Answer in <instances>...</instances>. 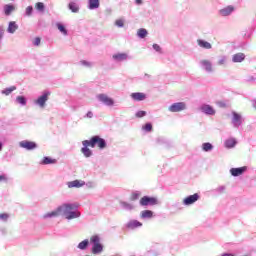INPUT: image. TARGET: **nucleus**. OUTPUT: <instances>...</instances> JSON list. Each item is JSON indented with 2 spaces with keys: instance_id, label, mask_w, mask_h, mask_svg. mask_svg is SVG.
Here are the masks:
<instances>
[{
  "instance_id": "nucleus-47",
  "label": "nucleus",
  "mask_w": 256,
  "mask_h": 256,
  "mask_svg": "<svg viewBox=\"0 0 256 256\" xmlns=\"http://www.w3.org/2000/svg\"><path fill=\"white\" fill-rule=\"evenodd\" d=\"M225 63H226V59L225 58L220 59L219 62H218L219 65H225Z\"/></svg>"
},
{
  "instance_id": "nucleus-25",
  "label": "nucleus",
  "mask_w": 256,
  "mask_h": 256,
  "mask_svg": "<svg viewBox=\"0 0 256 256\" xmlns=\"http://www.w3.org/2000/svg\"><path fill=\"white\" fill-rule=\"evenodd\" d=\"M68 7H69V9H71V11H72L73 13H78V11H79V9H80L78 3H75L74 1H72L71 3H69V4H68Z\"/></svg>"
},
{
  "instance_id": "nucleus-38",
  "label": "nucleus",
  "mask_w": 256,
  "mask_h": 256,
  "mask_svg": "<svg viewBox=\"0 0 256 256\" xmlns=\"http://www.w3.org/2000/svg\"><path fill=\"white\" fill-rule=\"evenodd\" d=\"M115 24L118 26V27H124V21L123 19H117L115 21Z\"/></svg>"
},
{
  "instance_id": "nucleus-45",
  "label": "nucleus",
  "mask_w": 256,
  "mask_h": 256,
  "mask_svg": "<svg viewBox=\"0 0 256 256\" xmlns=\"http://www.w3.org/2000/svg\"><path fill=\"white\" fill-rule=\"evenodd\" d=\"M9 218L8 214H0V220L7 221Z\"/></svg>"
},
{
  "instance_id": "nucleus-48",
  "label": "nucleus",
  "mask_w": 256,
  "mask_h": 256,
  "mask_svg": "<svg viewBox=\"0 0 256 256\" xmlns=\"http://www.w3.org/2000/svg\"><path fill=\"white\" fill-rule=\"evenodd\" d=\"M218 104L221 107H226L227 106L226 102H223V101L218 102Z\"/></svg>"
},
{
  "instance_id": "nucleus-40",
  "label": "nucleus",
  "mask_w": 256,
  "mask_h": 256,
  "mask_svg": "<svg viewBox=\"0 0 256 256\" xmlns=\"http://www.w3.org/2000/svg\"><path fill=\"white\" fill-rule=\"evenodd\" d=\"M0 182H8V178H7L6 174L0 175Z\"/></svg>"
},
{
  "instance_id": "nucleus-44",
  "label": "nucleus",
  "mask_w": 256,
  "mask_h": 256,
  "mask_svg": "<svg viewBox=\"0 0 256 256\" xmlns=\"http://www.w3.org/2000/svg\"><path fill=\"white\" fill-rule=\"evenodd\" d=\"M153 49H154L155 51H157V52H161V47H160V45H158L157 43H155V44L153 45Z\"/></svg>"
},
{
  "instance_id": "nucleus-35",
  "label": "nucleus",
  "mask_w": 256,
  "mask_h": 256,
  "mask_svg": "<svg viewBox=\"0 0 256 256\" xmlns=\"http://www.w3.org/2000/svg\"><path fill=\"white\" fill-rule=\"evenodd\" d=\"M213 148V144H211L210 142H205L203 144V150H205V152H209V150H212Z\"/></svg>"
},
{
  "instance_id": "nucleus-10",
  "label": "nucleus",
  "mask_w": 256,
  "mask_h": 256,
  "mask_svg": "<svg viewBox=\"0 0 256 256\" xmlns=\"http://www.w3.org/2000/svg\"><path fill=\"white\" fill-rule=\"evenodd\" d=\"M199 200V194H193L192 196H188L183 200L185 206H190L191 204H195Z\"/></svg>"
},
{
  "instance_id": "nucleus-41",
  "label": "nucleus",
  "mask_w": 256,
  "mask_h": 256,
  "mask_svg": "<svg viewBox=\"0 0 256 256\" xmlns=\"http://www.w3.org/2000/svg\"><path fill=\"white\" fill-rule=\"evenodd\" d=\"M36 9L43 10L44 9V3H42V2L36 3Z\"/></svg>"
},
{
  "instance_id": "nucleus-26",
  "label": "nucleus",
  "mask_w": 256,
  "mask_h": 256,
  "mask_svg": "<svg viewBox=\"0 0 256 256\" xmlns=\"http://www.w3.org/2000/svg\"><path fill=\"white\" fill-rule=\"evenodd\" d=\"M57 160L55 158H50L49 156H45L42 160V164H56Z\"/></svg>"
},
{
  "instance_id": "nucleus-52",
  "label": "nucleus",
  "mask_w": 256,
  "mask_h": 256,
  "mask_svg": "<svg viewBox=\"0 0 256 256\" xmlns=\"http://www.w3.org/2000/svg\"><path fill=\"white\" fill-rule=\"evenodd\" d=\"M137 5H141L143 3V0H136Z\"/></svg>"
},
{
  "instance_id": "nucleus-9",
  "label": "nucleus",
  "mask_w": 256,
  "mask_h": 256,
  "mask_svg": "<svg viewBox=\"0 0 256 256\" xmlns=\"http://www.w3.org/2000/svg\"><path fill=\"white\" fill-rule=\"evenodd\" d=\"M98 99L101 102H104V104H107L108 106H113V104H114L113 98H111L107 94H98Z\"/></svg>"
},
{
  "instance_id": "nucleus-5",
  "label": "nucleus",
  "mask_w": 256,
  "mask_h": 256,
  "mask_svg": "<svg viewBox=\"0 0 256 256\" xmlns=\"http://www.w3.org/2000/svg\"><path fill=\"white\" fill-rule=\"evenodd\" d=\"M158 204L157 198H151L150 196H143L140 200L141 206H155Z\"/></svg>"
},
{
  "instance_id": "nucleus-4",
  "label": "nucleus",
  "mask_w": 256,
  "mask_h": 256,
  "mask_svg": "<svg viewBox=\"0 0 256 256\" xmlns=\"http://www.w3.org/2000/svg\"><path fill=\"white\" fill-rule=\"evenodd\" d=\"M82 144L83 148H81V152L86 156V158H89L92 156V150L89 148V146L92 148V138H90V140H83Z\"/></svg>"
},
{
  "instance_id": "nucleus-1",
  "label": "nucleus",
  "mask_w": 256,
  "mask_h": 256,
  "mask_svg": "<svg viewBox=\"0 0 256 256\" xmlns=\"http://www.w3.org/2000/svg\"><path fill=\"white\" fill-rule=\"evenodd\" d=\"M78 204H63L61 206L62 213L64 214L66 220H74L81 216L80 212L77 211Z\"/></svg>"
},
{
  "instance_id": "nucleus-19",
  "label": "nucleus",
  "mask_w": 256,
  "mask_h": 256,
  "mask_svg": "<svg viewBox=\"0 0 256 256\" xmlns=\"http://www.w3.org/2000/svg\"><path fill=\"white\" fill-rule=\"evenodd\" d=\"M204 69L206 71H208V73H211L213 71V65L211 63V61H207V60H204V61H201Z\"/></svg>"
},
{
  "instance_id": "nucleus-50",
  "label": "nucleus",
  "mask_w": 256,
  "mask_h": 256,
  "mask_svg": "<svg viewBox=\"0 0 256 256\" xmlns=\"http://www.w3.org/2000/svg\"><path fill=\"white\" fill-rule=\"evenodd\" d=\"M221 256H234V254L233 253H223V255H221Z\"/></svg>"
},
{
  "instance_id": "nucleus-22",
  "label": "nucleus",
  "mask_w": 256,
  "mask_h": 256,
  "mask_svg": "<svg viewBox=\"0 0 256 256\" xmlns=\"http://www.w3.org/2000/svg\"><path fill=\"white\" fill-rule=\"evenodd\" d=\"M127 57H128L127 53H118L116 55H113V59L115 61H125Z\"/></svg>"
},
{
  "instance_id": "nucleus-30",
  "label": "nucleus",
  "mask_w": 256,
  "mask_h": 256,
  "mask_svg": "<svg viewBox=\"0 0 256 256\" xmlns=\"http://www.w3.org/2000/svg\"><path fill=\"white\" fill-rule=\"evenodd\" d=\"M137 35L141 39H145V37H147V35H148V31H147V29H138Z\"/></svg>"
},
{
  "instance_id": "nucleus-29",
  "label": "nucleus",
  "mask_w": 256,
  "mask_h": 256,
  "mask_svg": "<svg viewBox=\"0 0 256 256\" xmlns=\"http://www.w3.org/2000/svg\"><path fill=\"white\" fill-rule=\"evenodd\" d=\"M5 15H11L12 11H15V5L4 6Z\"/></svg>"
},
{
  "instance_id": "nucleus-7",
  "label": "nucleus",
  "mask_w": 256,
  "mask_h": 256,
  "mask_svg": "<svg viewBox=\"0 0 256 256\" xmlns=\"http://www.w3.org/2000/svg\"><path fill=\"white\" fill-rule=\"evenodd\" d=\"M185 108V102H174L169 106L170 112H180L181 110H185Z\"/></svg>"
},
{
  "instance_id": "nucleus-31",
  "label": "nucleus",
  "mask_w": 256,
  "mask_h": 256,
  "mask_svg": "<svg viewBox=\"0 0 256 256\" xmlns=\"http://www.w3.org/2000/svg\"><path fill=\"white\" fill-rule=\"evenodd\" d=\"M142 218H153V212L151 210H144L141 213Z\"/></svg>"
},
{
  "instance_id": "nucleus-14",
  "label": "nucleus",
  "mask_w": 256,
  "mask_h": 256,
  "mask_svg": "<svg viewBox=\"0 0 256 256\" xmlns=\"http://www.w3.org/2000/svg\"><path fill=\"white\" fill-rule=\"evenodd\" d=\"M246 170V166H242L241 168H231L230 172L232 176H241Z\"/></svg>"
},
{
  "instance_id": "nucleus-21",
  "label": "nucleus",
  "mask_w": 256,
  "mask_h": 256,
  "mask_svg": "<svg viewBox=\"0 0 256 256\" xmlns=\"http://www.w3.org/2000/svg\"><path fill=\"white\" fill-rule=\"evenodd\" d=\"M199 47H202L203 49H211L212 45L208 41H203L202 39H198L197 41Z\"/></svg>"
},
{
  "instance_id": "nucleus-20",
  "label": "nucleus",
  "mask_w": 256,
  "mask_h": 256,
  "mask_svg": "<svg viewBox=\"0 0 256 256\" xmlns=\"http://www.w3.org/2000/svg\"><path fill=\"white\" fill-rule=\"evenodd\" d=\"M202 110L206 114H215V110H214L213 106H211L210 104H204L202 106Z\"/></svg>"
},
{
  "instance_id": "nucleus-36",
  "label": "nucleus",
  "mask_w": 256,
  "mask_h": 256,
  "mask_svg": "<svg viewBox=\"0 0 256 256\" xmlns=\"http://www.w3.org/2000/svg\"><path fill=\"white\" fill-rule=\"evenodd\" d=\"M16 100L17 102H19V104H23V105L27 104V100L25 96H17Z\"/></svg>"
},
{
  "instance_id": "nucleus-39",
  "label": "nucleus",
  "mask_w": 256,
  "mask_h": 256,
  "mask_svg": "<svg viewBox=\"0 0 256 256\" xmlns=\"http://www.w3.org/2000/svg\"><path fill=\"white\" fill-rule=\"evenodd\" d=\"M32 13H33V7L32 6L26 7V15H32Z\"/></svg>"
},
{
  "instance_id": "nucleus-37",
  "label": "nucleus",
  "mask_w": 256,
  "mask_h": 256,
  "mask_svg": "<svg viewBox=\"0 0 256 256\" xmlns=\"http://www.w3.org/2000/svg\"><path fill=\"white\" fill-rule=\"evenodd\" d=\"M146 114V110H138V112H136L137 118H143V116H146Z\"/></svg>"
},
{
  "instance_id": "nucleus-2",
  "label": "nucleus",
  "mask_w": 256,
  "mask_h": 256,
  "mask_svg": "<svg viewBox=\"0 0 256 256\" xmlns=\"http://www.w3.org/2000/svg\"><path fill=\"white\" fill-rule=\"evenodd\" d=\"M90 243L93 244L92 253H101L103 251V244L99 235H91Z\"/></svg>"
},
{
  "instance_id": "nucleus-8",
  "label": "nucleus",
  "mask_w": 256,
  "mask_h": 256,
  "mask_svg": "<svg viewBox=\"0 0 256 256\" xmlns=\"http://www.w3.org/2000/svg\"><path fill=\"white\" fill-rule=\"evenodd\" d=\"M20 146L21 148H26V150H34L35 148H37L36 142H32L30 140H22L20 142Z\"/></svg>"
},
{
  "instance_id": "nucleus-17",
  "label": "nucleus",
  "mask_w": 256,
  "mask_h": 256,
  "mask_svg": "<svg viewBox=\"0 0 256 256\" xmlns=\"http://www.w3.org/2000/svg\"><path fill=\"white\" fill-rule=\"evenodd\" d=\"M19 29V26L17 25L16 21H10L8 25V33H15Z\"/></svg>"
},
{
  "instance_id": "nucleus-15",
  "label": "nucleus",
  "mask_w": 256,
  "mask_h": 256,
  "mask_svg": "<svg viewBox=\"0 0 256 256\" xmlns=\"http://www.w3.org/2000/svg\"><path fill=\"white\" fill-rule=\"evenodd\" d=\"M245 57V53H236L235 55H233L232 61L233 63H242L243 61H245Z\"/></svg>"
},
{
  "instance_id": "nucleus-3",
  "label": "nucleus",
  "mask_w": 256,
  "mask_h": 256,
  "mask_svg": "<svg viewBox=\"0 0 256 256\" xmlns=\"http://www.w3.org/2000/svg\"><path fill=\"white\" fill-rule=\"evenodd\" d=\"M97 146L100 148V150H103L107 146V142L104 138H101V136H92L91 137V148H95Z\"/></svg>"
},
{
  "instance_id": "nucleus-27",
  "label": "nucleus",
  "mask_w": 256,
  "mask_h": 256,
  "mask_svg": "<svg viewBox=\"0 0 256 256\" xmlns=\"http://www.w3.org/2000/svg\"><path fill=\"white\" fill-rule=\"evenodd\" d=\"M13 91H17V86H9V88H4V90H2V94H5L6 96H8Z\"/></svg>"
},
{
  "instance_id": "nucleus-32",
  "label": "nucleus",
  "mask_w": 256,
  "mask_h": 256,
  "mask_svg": "<svg viewBox=\"0 0 256 256\" xmlns=\"http://www.w3.org/2000/svg\"><path fill=\"white\" fill-rule=\"evenodd\" d=\"M87 245H89V239H84L83 241H80L78 247L79 249H86Z\"/></svg>"
},
{
  "instance_id": "nucleus-42",
  "label": "nucleus",
  "mask_w": 256,
  "mask_h": 256,
  "mask_svg": "<svg viewBox=\"0 0 256 256\" xmlns=\"http://www.w3.org/2000/svg\"><path fill=\"white\" fill-rule=\"evenodd\" d=\"M34 45L39 46L41 44V38L40 37H36L33 41Z\"/></svg>"
},
{
  "instance_id": "nucleus-13",
  "label": "nucleus",
  "mask_w": 256,
  "mask_h": 256,
  "mask_svg": "<svg viewBox=\"0 0 256 256\" xmlns=\"http://www.w3.org/2000/svg\"><path fill=\"white\" fill-rule=\"evenodd\" d=\"M131 98H133V100L141 101L147 98V94H145V92H132Z\"/></svg>"
},
{
  "instance_id": "nucleus-51",
  "label": "nucleus",
  "mask_w": 256,
  "mask_h": 256,
  "mask_svg": "<svg viewBox=\"0 0 256 256\" xmlns=\"http://www.w3.org/2000/svg\"><path fill=\"white\" fill-rule=\"evenodd\" d=\"M3 35H4V31L0 28V39H2Z\"/></svg>"
},
{
  "instance_id": "nucleus-23",
  "label": "nucleus",
  "mask_w": 256,
  "mask_h": 256,
  "mask_svg": "<svg viewBox=\"0 0 256 256\" xmlns=\"http://www.w3.org/2000/svg\"><path fill=\"white\" fill-rule=\"evenodd\" d=\"M232 122L235 125L241 124V114H239L238 112H233Z\"/></svg>"
},
{
  "instance_id": "nucleus-54",
  "label": "nucleus",
  "mask_w": 256,
  "mask_h": 256,
  "mask_svg": "<svg viewBox=\"0 0 256 256\" xmlns=\"http://www.w3.org/2000/svg\"><path fill=\"white\" fill-rule=\"evenodd\" d=\"M243 256H249V255H243Z\"/></svg>"
},
{
  "instance_id": "nucleus-49",
  "label": "nucleus",
  "mask_w": 256,
  "mask_h": 256,
  "mask_svg": "<svg viewBox=\"0 0 256 256\" xmlns=\"http://www.w3.org/2000/svg\"><path fill=\"white\" fill-rule=\"evenodd\" d=\"M87 117H88V118H92V117H93V112H92L91 110H89V111L87 112Z\"/></svg>"
},
{
  "instance_id": "nucleus-18",
  "label": "nucleus",
  "mask_w": 256,
  "mask_h": 256,
  "mask_svg": "<svg viewBox=\"0 0 256 256\" xmlns=\"http://www.w3.org/2000/svg\"><path fill=\"white\" fill-rule=\"evenodd\" d=\"M142 222H138V220H130L127 224L128 229H136V227H141Z\"/></svg>"
},
{
  "instance_id": "nucleus-16",
  "label": "nucleus",
  "mask_w": 256,
  "mask_h": 256,
  "mask_svg": "<svg viewBox=\"0 0 256 256\" xmlns=\"http://www.w3.org/2000/svg\"><path fill=\"white\" fill-rule=\"evenodd\" d=\"M233 11H234L233 5H228L227 7H224V9H220V14L226 17L227 15H231Z\"/></svg>"
},
{
  "instance_id": "nucleus-53",
  "label": "nucleus",
  "mask_w": 256,
  "mask_h": 256,
  "mask_svg": "<svg viewBox=\"0 0 256 256\" xmlns=\"http://www.w3.org/2000/svg\"><path fill=\"white\" fill-rule=\"evenodd\" d=\"M2 148H3V144L2 142H0V150H2Z\"/></svg>"
},
{
  "instance_id": "nucleus-24",
  "label": "nucleus",
  "mask_w": 256,
  "mask_h": 256,
  "mask_svg": "<svg viewBox=\"0 0 256 256\" xmlns=\"http://www.w3.org/2000/svg\"><path fill=\"white\" fill-rule=\"evenodd\" d=\"M236 144H237V141L235 140V138H229L228 140L225 141L226 148H234Z\"/></svg>"
},
{
  "instance_id": "nucleus-12",
  "label": "nucleus",
  "mask_w": 256,
  "mask_h": 256,
  "mask_svg": "<svg viewBox=\"0 0 256 256\" xmlns=\"http://www.w3.org/2000/svg\"><path fill=\"white\" fill-rule=\"evenodd\" d=\"M85 184L86 182L82 180H73L72 182H68V188H82Z\"/></svg>"
},
{
  "instance_id": "nucleus-33",
  "label": "nucleus",
  "mask_w": 256,
  "mask_h": 256,
  "mask_svg": "<svg viewBox=\"0 0 256 256\" xmlns=\"http://www.w3.org/2000/svg\"><path fill=\"white\" fill-rule=\"evenodd\" d=\"M57 28L61 33H63V35H67V29L65 25H63L62 23H57Z\"/></svg>"
},
{
  "instance_id": "nucleus-46",
  "label": "nucleus",
  "mask_w": 256,
  "mask_h": 256,
  "mask_svg": "<svg viewBox=\"0 0 256 256\" xmlns=\"http://www.w3.org/2000/svg\"><path fill=\"white\" fill-rule=\"evenodd\" d=\"M81 65H84L86 67H91V63H89L88 61H81Z\"/></svg>"
},
{
  "instance_id": "nucleus-11",
  "label": "nucleus",
  "mask_w": 256,
  "mask_h": 256,
  "mask_svg": "<svg viewBox=\"0 0 256 256\" xmlns=\"http://www.w3.org/2000/svg\"><path fill=\"white\" fill-rule=\"evenodd\" d=\"M61 214H63V208H62V206H59L53 212H49L48 214H45L44 218H57Z\"/></svg>"
},
{
  "instance_id": "nucleus-43",
  "label": "nucleus",
  "mask_w": 256,
  "mask_h": 256,
  "mask_svg": "<svg viewBox=\"0 0 256 256\" xmlns=\"http://www.w3.org/2000/svg\"><path fill=\"white\" fill-rule=\"evenodd\" d=\"M139 197H140V194L134 193L131 195V200H133V201L138 200Z\"/></svg>"
},
{
  "instance_id": "nucleus-28",
  "label": "nucleus",
  "mask_w": 256,
  "mask_h": 256,
  "mask_svg": "<svg viewBox=\"0 0 256 256\" xmlns=\"http://www.w3.org/2000/svg\"><path fill=\"white\" fill-rule=\"evenodd\" d=\"M100 6L99 0H89V8L90 9H97Z\"/></svg>"
},
{
  "instance_id": "nucleus-34",
  "label": "nucleus",
  "mask_w": 256,
  "mask_h": 256,
  "mask_svg": "<svg viewBox=\"0 0 256 256\" xmlns=\"http://www.w3.org/2000/svg\"><path fill=\"white\" fill-rule=\"evenodd\" d=\"M143 130H146V132H151L153 130V124L151 122H147L142 126Z\"/></svg>"
},
{
  "instance_id": "nucleus-6",
  "label": "nucleus",
  "mask_w": 256,
  "mask_h": 256,
  "mask_svg": "<svg viewBox=\"0 0 256 256\" xmlns=\"http://www.w3.org/2000/svg\"><path fill=\"white\" fill-rule=\"evenodd\" d=\"M50 94H51V92H49V91L44 92L43 94H41V96H39L35 100L36 104H38L41 108H44L45 107V103L49 99Z\"/></svg>"
}]
</instances>
